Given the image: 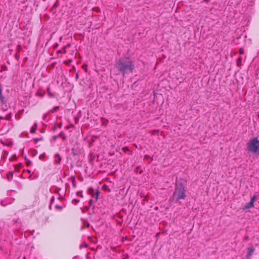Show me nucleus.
Wrapping results in <instances>:
<instances>
[{"mask_svg":"<svg viewBox=\"0 0 259 259\" xmlns=\"http://www.w3.org/2000/svg\"><path fill=\"white\" fill-rule=\"evenodd\" d=\"M58 108V106L55 107L53 110H50L49 112H54L56 109Z\"/></svg>","mask_w":259,"mask_h":259,"instance_id":"obj_18","label":"nucleus"},{"mask_svg":"<svg viewBox=\"0 0 259 259\" xmlns=\"http://www.w3.org/2000/svg\"><path fill=\"white\" fill-rule=\"evenodd\" d=\"M54 197H52L51 200V204L53 203V201H54ZM49 207L50 209H51V205H50Z\"/></svg>","mask_w":259,"mask_h":259,"instance_id":"obj_15","label":"nucleus"},{"mask_svg":"<svg viewBox=\"0 0 259 259\" xmlns=\"http://www.w3.org/2000/svg\"><path fill=\"white\" fill-rule=\"evenodd\" d=\"M7 177H8V179H9V177H10V176H9V174H8V175H7Z\"/></svg>","mask_w":259,"mask_h":259,"instance_id":"obj_24","label":"nucleus"},{"mask_svg":"<svg viewBox=\"0 0 259 259\" xmlns=\"http://www.w3.org/2000/svg\"><path fill=\"white\" fill-rule=\"evenodd\" d=\"M99 193V191L98 190L96 192V194L95 195H93V197H96V200H97L98 199V197Z\"/></svg>","mask_w":259,"mask_h":259,"instance_id":"obj_12","label":"nucleus"},{"mask_svg":"<svg viewBox=\"0 0 259 259\" xmlns=\"http://www.w3.org/2000/svg\"><path fill=\"white\" fill-rule=\"evenodd\" d=\"M245 239H248V237H245Z\"/></svg>","mask_w":259,"mask_h":259,"instance_id":"obj_29","label":"nucleus"},{"mask_svg":"<svg viewBox=\"0 0 259 259\" xmlns=\"http://www.w3.org/2000/svg\"><path fill=\"white\" fill-rule=\"evenodd\" d=\"M248 251L247 254L246 255V258L249 259L250 256L252 255L253 252L254 251V248L253 246L250 247L248 249Z\"/></svg>","mask_w":259,"mask_h":259,"instance_id":"obj_5","label":"nucleus"},{"mask_svg":"<svg viewBox=\"0 0 259 259\" xmlns=\"http://www.w3.org/2000/svg\"><path fill=\"white\" fill-rule=\"evenodd\" d=\"M93 202V200L92 199H90V201H89V204L90 205H92V203Z\"/></svg>","mask_w":259,"mask_h":259,"instance_id":"obj_21","label":"nucleus"},{"mask_svg":"<svg viewBox=\"0 0 259 259\" xmlns=\"http://www.w3.org/2000/svg\"><path fill=\"white\" fill-rule=\"evenodd\" d=\"M237 65L238 66H241L242 65V58L241 57H239L237 60Z\"/></svg>","mask_w":259,"mask_h":259,"instance_id":"obj_9","label":"nucleus"},{"mask_svg":"<svg viewBox=\"0 0 259 259\" xmlns=\"http://www.w3.org/2000/svg\"><path fill=\"white\" fill-rule=\"evenodd\" d=\"M61 160V157L60 155L57 153L54 155V163L55 164H59L60 163V161Z\"/></svg>","mask_w":259,"mask_h":259,"instance_id":"obj_6","label":"nucleus"},{"mask_svg":"<svg viewBox=\"0 0 259 259\" xmlns=\"http://www.w3.org/2000/svg\"><path fill=\"white\" fill-rule=\"evenodd\" d=\"M186 190L182 183H177L174 191L172 199L176 202L186 197Z\"/></svg>","mask_w":259,"mask_h":259,"instance_id":"obj_2","label":"nucleus"},{"mask_svg":"<svg viewBox=\"0 0 259 259\" xmlns=\"http://www.w3.org/2000/svg\"><path fill=\"white\" fill-rule=\"evenodd\" d=\"M47 116V114H44L42 117L43 119H45Z\"/></svg>","mask_w":259,"mask_h":259,"instance_id":"obj_20","label":"nucleus"},{"mask_svg":"<svg viewBox=\"0 0 259 259\" xmlns=\"http://www.w3.org/2000/svg\"><path fill=\"white\" fill-rule=\"evenodd\" d=\"M28 172L30 174L31 173L30 170H27Z\"/></svg>","mask_w":259,"mask_h":259,"instance_id":"obj_23","label":"nucleus"},{"mask_svg":"<svg viewBox=\"0 0 259 259\" xmlns=\"http://www.w3.org/2000/svg\"><path fill=\"white\" fill-rule=\"evenodd\" d=\"M37 123H35L34 125L31 128L30 133H34L37 130Z\"/></svg>","mask_w":259,"mask_h":259,"instance_id":"obj_8","label":"nucleus"},{"mask_svg":"<svg viewBox=\"0 0 259 259\" xmlns=\"http://www.w3.org/2000/svg\"><path fill=\"white\" fill-rule=\"evenodd\" d=\"M116 67L124 75L125 74L131 73L133 71L134 64L128 59H120L116 64Z\"/></svg>","mask_w":259,"mask_h":259,"instance_id":"obj_1","label":"nucleus"},{"mask_svg":"<svg viewBox=\"0 0 259 259\" xmlns=\"http://www.w3.org/2000/svg\"><path fill=\"white\" fill-rule=\"evenodd\" d=\"M55 208L57 209L61 210L62 209V207L59 205H56L55 206Z\"/></svg>","mask_w":259,"mask_h":259,"instance_id":"obj_14","label":"nucleus"},{"mask_svg":"<svg viewBox=\"0 0 259 259\" xmlns=\"http://www.w3.org/2000/svg\"><path fill=\"white\" fill-rule=\"evenodd\" d=\"M204 1H205V2H207V3L209 2L208 0H204Z\"/></svg>","mask_w":259,"mask_h":259,"instance_id":"obj_26","label":"nucleus"},{"mask_svg":"<svg viewBox=\"0 0 259 259\" xmlns=\"http://www.w3.org/2000/svg\"><path fill=\"white\" fill-rule=\"evenodd\" d=\"M21 49V46L20 45H18L16 47L17 52H20Z\"/></svg>","mask_w":259,"mask_h":259,"instance_id":"obj_11","label":"nucleus"},{"mask_svg":"<svg viewBox=\"0 0 259 259\" xmlns=\"http://www.w3.org/2000/svg\"><path fill=\"white\" fill-rule=\"evenodd\" d=\"M78 77V73H77L76 74V78H77Z\"/></svg>","mask_w":259,"mask_h":259,"instance_id":"obj_22","label":"nucleus"},{"mask_svg":"<svg viewBox=\"0 0 259 259\" xmlns=\"http://www.w3.org/2000/svg\"><path fill=\"white\" fill-rule=\"evenodd\" d=\"M15 57L17 60H18L20 57V52H17L15 55Z\"/></svg>","mask_w":259,"mask_h":259,"instance_id":"obj_10","label":"nucleus"},{"mask_svg":"<svg viewBox=\"0 0 259 259\" xmlns=\"http://www.w3.org/2000/svg\"><path fill=\"white\" fill-rule=\"evenodd\" d=\"M82 68L84 69L85 71L87 72V65H83Z\"/></svg>","mask_w":259,"mask_h":259,"instance_id":"obj_17","label":"nucleus"},{"mask_svg":"<svg viewBox=\"0 0 259 259\" xmlns=\"http://www.w3.org/2000/svg\"><path fill=\"white\" fill-rule=\"evenodd\" d=\"M7 177H8V179H9V177H10V176H9V174H8V175H7Z\"/></svg>","mask_w":259,"mask_h":259,"instance_id":"obj_25","label":"nucleus"},{"mask_svg":"<svg viewBox=\"0 0 259 259\" xmlns=\"http://www.w3.org/2000/svg\"><path fill=\"white\" fill-rule=\"evenodd\" d=\"M256 196H253L251 199L250 201L246 204L244 206V209H249L253 206V204L255 201Z\"/></svg>","mask_w":259,"mask_h":259,"instance_id":"obj_4","label":"nucleus"},{"mask_svg":"<svg viewBox=\"0 0 259 259\" xmlns=\"http://www.w3.org/2000/svg\"><path fill=\"white\" fill-rule=\"evenodd\" d=\"M23 259H25V256H24V257H23Z\"/></svg>","mask_w":259,"mask_h":259,"instance_id":"obj_30","label":"nucleus"},{"mask_svg":"<svg viewBox=\"0 0 259 259\" xmlns=\"http://www.w3.org/2000/svg\"><path fill=\"white\" fill-rule=\"evenodd\" d=\"M47 94L48 95V96L50 97H51V98H54L55 97V95L54 94L52 93L51 92V91H50V87H47Z\"/></svg>","mask_w":259,"mask_h":259,"instance_id":"obj_7","label":"nucleus"},{"mask_svg":"<svg viewBox=\"0 0 259 259\" xmlns=\"http://www.w3.org/2000/svg\"><path fill=\"white\" fill-rule=\"evenodd\" d=\"M10 175H11V177H12V174L11 173H10Z\"/></svg>","mask_w":259,"mask_h":259,"instance_id":"obj_27","label":"nucleus"},{"mask_svg":"<svg viewBox=\"0 0 259 259\" xmlns=\"http://www.w3.org/2000/svg\"><path fill=\"white\" fill-rule=\"evenodd\" d=\"M243 52H244V51H243V50L241 48V49H239V53L240 54H243Z\"/></svg>","mask_w":259,"mask_h":259,"instance_id":"obj_19","label":"nucleus"},{"mask_svg":"<svg viewBox=\"0 0 259 259\" xmlns=\"http://www.w3.org/2000/svg\"><path fill=\"white\" fill-rule=\"evenodd\" d=\"M37 177H32V176H30L28 178L30 180H33L34 179H35Z\"/></svg>","mask_w":259,"mask_h":259,"instance_id":"obj_16","label":"nucleus"},{"mask_svg":"<svg viewBox=\"0 0 259 259\" xmlns=\"http://www.w3.org/2000/svg\"><path fill=\"white\" fill-rule=\"evenodd\" d=\"M11 116L10 114H8L6 116V119L8 120H11Z\"/></svg>","mask_w":259,"mask_h":259,"instance_id":"obj_13","label":"nucleus"},{"mask_svg":"<svg viewBox=\"0 0 259 259\" xmlns=\"http://www.w3.org/2000/svg\"><path fill=\"white\" fill-rule=\"evenodd\" d=\"M65 137H63V140H65Z\"/></svg>","mask_w":259,"mask_h":259,"instance_id":"obj_28","label":"nucleus"},{"mask_svg":"<svg viewBox=\"0 0 259 259\" xmlns=\"http://www.w3.org/2000/svg\"><path fill=\"white\" fill-rule=\"evenodd\" d=\"M247 149L249 151L259 155V140L257 138L255 137L250 139Z\"/></svg>","mask_w":259,"mask_h":259,"instance_id":"obj_3","label":"nucleus"}]
</instances>
